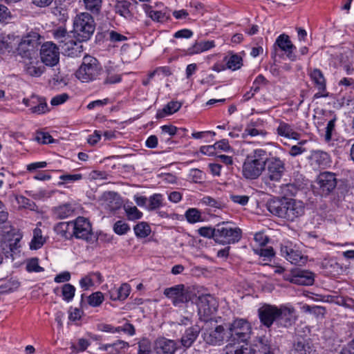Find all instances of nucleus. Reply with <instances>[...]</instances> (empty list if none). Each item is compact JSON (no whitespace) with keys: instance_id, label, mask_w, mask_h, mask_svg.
I'll return each instance as SVG.
<instances>
[{"instance_id":"680f3d73","label":"nucleus","mask_w":354,"mask_h":354,"mask_svg":"<svg viewBox=\"0 0 354 354\" xmlns=\"http://www.w3.org/2000/svg\"><path fill=\"white\" fill-rule=\"evenodd\" d=\"M129 230V225L122 221H118L113 226L114 232L119 235L127 234Z\"/></svg>"},{"instance_id":"0e129e2a","label":"nucleus","mask_w":354,"mask_h":354,"mask_svg":"<svg viewBox=\"0 0 354 354\" xmlns=\"http://www.w3.org/2000/svg\"><path fill=\"white\" fill-rule=\"evenodd\" d=\"M171 74L170 68L168 66H160L149 73V78H153L156 75H162L165 77H167Z\"/></svg>"},{"instance_id":"9d476101","label":"nucleus","mask_w":354,"mask_h":354,"mask_svg":"<svg viewBox=\"0 0 354 354\" xmlns=\"http://www.w3.org/2000/svg\"><path fill=\"white\" fill-rule=\"evenodd\" d=\"M198 300V314L200 319L205 322L212 321V316L218 308L217 301L209 294L199 296Z\"/></svg>"},{"instance_id":"338daca9","label":"nucleus","mask_w":354,"mask_h":354,"mask_svg":"<svg viewBox=\"0 0 354 354\" xmlns=\"http://www.w3.org/2000/svg\"><path fill=\"white\" fill-rule=\"evenodd\" d=\"M68 98V95L65 93L57 95L51 99L50 104L53 106H58L66 102Z\"/></svg>"},{"instance_id":"5701e85b","label":"nucleus","mask_w":354,"mask_h":354,"mask_svg":"<svg viewBox=\"0 0 354 354\" xmlns=\"http://www.w3.org/2000/svg\"><path fill=\"white\" fill-rule=\"evenodd\" d=\"M61 48L64 55L71 57H80L84 50L81 42L76 41L73 37L66 44H61Z\"/></svg>"},{"instance_id":"c03bdc74","label":"nucleus","mask_w":354,"mask_h":354,"mask_svg":"<svg viewBox=\"0 0 354 354\" xmlns=\"http://www.w3.org/2000/svg\"><path fill=\"white\" fill-rule=\"evenodd\" d=\"M144 9L147 15L153 21L162 22L167 19L165 13H163L161 11L153 10L151 7L148 5H144Z\"/></svg>"},{"instance_id":"4be33fe9","label":"nucleus","mask_w":354,"mask_h":354,"mask_svg":"<svg viewBox=\"0 0 354 354\" xmlns=\"http://www.w3.org/2000/svg\"><path fill=\"white\" fill-rule=\"evenodd\" d=\"M154 348L157 354H174L177 346L174 340L161 337L156 341Z\"/></svg>"},{"instance_id":"bb28decb","label":"nucleus","mask_w":354,"mask_h":354,"mask_svg":"<svg viewBox=\"0 0 354 354\" xmlns=\"http://www.w3.org/2000/svg\"><path fill=\"white\" fill-rule=\"evenodd\" d=\"M201 331L198 326L195 325L186 329L185 333L183 335L180 342L184 348H189L192 346L194 342L197 339Z\"/></svg>"},{"instance_id":"6e6d98bb","label":"nucleus","mask_w":354,"mask_h":354,"mask_svg":"<svg viewBox=\"0 0 354 354\" xmlns=\"http://www.w3.org/2000/svg\"><path fill=\"white\" fill-rule=\"evenodd\" d=\"M137 354H151V344L149 339H142L138 343Z\"/></svg>"},{"instance_id":"a211bd4d","label":"nucleus","mask_w":354,"mask_h":354,"mask_svg":"<svg viewBox=\"0 0 354 354\" xmlns=\"http://www.w3.org/2000/svg\"><path fill=\"white\" fill-rule=\"evenodd\" d=\"M274 50L278 47L282 51L285 52L287 57L291 61H295L297 56L293 53L296 47L292 44L289 37L287 35L282 34L279 35L273 46Z\"/></svg>"},{"instance_id":"4c0bfd02","label":"nucleus","mask_w":354,"mask_h":354,"mask_svg":"<svg viewBox=\"0 0 354 354\" xmlns=\"http://www.w3.org/2000/svg\"><path fill=\"white\" fill-rule=\"evenodd\" d=\"M51 12L60 22H66L68 19V10L66 6L62 3L52 8Z\"/></svg>"},{"instance_id":"7c9ffc66","label":"nucleus","mask_w":354,"mask_h":354,"mask_svg":"<svg viewBox=\"0 0 354 354\" xmlns=\"http://www.w3.org/2000/svg\"><path fill=\"white\" fill-rule=\"evenodd\" d=\"M131 291L129 284L122 283L119 288H113L109 291V297L113 301L126 299Z\"/></svg>"},{"instance_id":"9b49d317","label":"nucleus","mask_w":354,"mask_h":354,"mask_svg":"<svg viewBox=\"0 0 354 354\" xmlns=\"http://www.w3.org/2000/svg\"><path fill=\"white\" fill-rule=\"evenodd\" d=\"M230 337L237 343L243 344L250 337L251 326L248 322L243 319H235L229 328Z\"/></svg>"},{"instance_id":"13d9d810","label":"nucleus","mask_w":354,"mask_h":354,"mask_svg":"<svg viewBox=\"0 0 354 354\" xmlns=\"http://www.w3.org/2000/svg\"><path fill=\"white\" fill-rule=\"evenodd\" d=\"M125 212L129 220H137L142 217V213L136 206L124 207Z\"/></svg>"},{"instance_id":"39448f33","label":"nucleus","mask_w":354,"mask_h":354,"mask_svg":"<svg viewBox=\"0 0 354 354\" xmlns=\"http://www.w3.org/2000/svg\"><path fill=\"white\" fill-rule=\"evenodd\" d=\"M164 295L171 300L172 304L176 307H180L183 304L193 301L196 297L195 292L184 284H178L164 290Z\"/></svg>"},{"instance_id":"a19ab883","label":"nucleus","mask_w":354,"mask_h":354,"mask_svg":"<svg viewBox=\"0 0 354 354\" xmlns=\"http://www.w3.org/2000/svg\"><path fill=\"white\" fill-rule=\"evenodd\" d=\"M121 75L118 74L114 67L110 66L106 70V77L104 79V84H112L121 81Z\"/></svg>"},{"instance_id":"4d7b16f0","label":"nucleus","mask_w":354,"mask_h":354,"mask_svg":"<svg viewBox=\"0 0 354 354\" xmlns=\"http://www.w3.org/2000/svg\"><path fill=\"white\" fill-rule=\"evenodd\" d=\"M85 7L87 10L93 13H98L100 8L102 0H83Z\"/></svg>"},{"instance_id":"72a5a7b5","label":"nucleus","mask_w":354,"mask_h":354,"mask_svg":"<svg viewBox=\"0 0 354 354\" xmlns=\"http://www.w3.org/2000/svg\"><path fill=\"white\" fill-rule=\"evenodd\" d=\"M74 208L70 203H66L53 209L54 216L59 219H64L73 215Z\"/></svg>"},{"instance_id":"7ed1b4c3","label":"nucleus","mask_w":354,"mask_h":354,"mask_svg":"<svg viewBox=\"0 0 354 354\" xmlns=\"http://www.w3.org/2000/svg\"><path fill=\"white\" fill-rule=\"evenodd\" d=\"M266 151L257 149L248 154L242 167L243 176L247 179H257L265 170Z\"/></svg>"},{"instance_id":"6e6552de","label":"nucleus","mask_w":354,"mask_h":354,"mask_svg":"<svg viewBox=\"0 0 354 354\" xmlns=\"http://www.w3.org/2000/svg\"><path fill=\"white\" fill-rule=\"evenodd\" d=\"M41 39L37 31L32 30L28 32L21 38L17 48L18 53L22 57L31 59L32 53L41 44Z\"/></svg>"},{"instance_id":"5fc2aeb1","label":"nucleus","mask_w":354,"mask_h":354,"mask_svg":"<svg viewBox=\"0 0 354 354\" xmlns=\"http://www.w3.org/2000/svg\"><path fill=\"white\" fill-rule=\"evenodd\" d=\"M149 201V209H156L162 205V195H161L160 194H155L150 196Z\"/></svg>"},{"instance_id":"774afa93","label":"nucleus","mask_w":354,"mask_h":354,"mask_svg":"<svg viewBox=\"0 0 354 354\" xmlns=\"http://www.w3.org/2000/svg\"><path fill=\"white\" fill-rule=\"evenodd\" d=\"M203 203L205 204L207 206L211 207H215L218 209H221L222 207L221 202L210 197V196H205L202 199Z\"/></svg>"},{"instance_id":"bf43d9fd","label":"nucleus","mask_w":354,"mask_h":354,"mask_svg":"<svg viewBox=\"0 0 354 354\" xmlns=\"http://www.w3.org/2000/svg\"><path fill=\"white\" fill-rule=\"evenodd\" d=\"M26 270L29 272H40L44 271V268L39 266L37 258H32L27 262Z\"/></svg>"},{"instance_id":"09e8293b","label":"nucleus","mask_w":354,"mask_h":354,"mask_svg":"<svg viewBox=\"0 0 354 354\" xmlns=\"http://www.w3.org/2000/svg\"><path fill=\"white\" fill-rule=\"evenodd\" d=\"M133 230L136 235L140 238L147 237L151 232L150 226L145 222L139 223L135 225Z\"/></svg>"},{"instance_id":"79ce46f5","label":"nucleus","mask_w":354,"mask_h":354,"mask_svg":"<svg viewBox=\"0 0 354 354\" xmlns=\"http://www.w3.org/2000/svg\"><path fill=\"white\" fill-rule=\"evenodd\" d=\"M160 140L165 142H169L171 138L176 134L177 127L173 125H163L160 127Z\"/></svg>"},{"instance_id":"8fccbe9b","label":"nucleus","mask_w":354,"mask_h":354,"mask_svg":"<svg viewBox=\"0 0 354 354\" xmlns=\"http://www.w3.org/2000/svg\"><path fill=\"white\" fill-rule=\"evenodd\" d=\"M104 300L102 292L97 291L90 295L87 298L88 304L92 307L100 306Z\"/></svg>"},{"instance_id":"2f4dec72","label":"nucleus","mask_w":354,"mask_h":354,"mask_svg":"<svg viewBox=\"0 0 354 354\" xmlns=\"http://www.w3.org/2000/svg\"><path fill=\"white\" fill-rule=\"evenodd\" d=\"M73 222H60L55 226V231L61 236L70 239L73 236Z\"/></svg>"},{"instance_id":"f704fd0d","label":"nucleus","mask_w":354,"mask_h":354,"mask_svg":"<svg viewBox=\"0 0 354 354\" xmlns=\"http://www.w3.org/2000/svg\"><path fill=\"white\" fill-rule=\"evenodd\" d=\"M181 107V104L177 101L169 102L161 110H158L156 113L157 118H162L167 115H171L177 112Z\"/></svg>"},{"instance_id":"423d86ee","label":"nucleus","mask_w":354,"mask_h":354,"mask_svg":"<svg viewBox=\"0 0 354 354\" xmlns=\"http://www.w3.org/2000/svg\"><path fill=\"white\" fill-rule=\"evenodd\" d=\"M337 184L336 174L323 171L319 173L313 183V192L322 197H326L335 190Z\"/></svg>"},{"instance_id":"20e7f679","label":"nucleus","mask_w":354,"mask_h":354,"mask_svg":"<svg viewBox=\"0 0 354 354\" xmlns=\"http://www.w3.org/2000/svg\"><path fill=\"white\" fill-rule=\"evenodd\" d=\"M73 29L80 41L88 40L95 29L93 17L88 12L77 15L73 21Z\"/></svg>"},{"instance_id":"864d4df0","label":"nucleus","mask_w":354,"mask_h":354,"mask_svg":"<svg viewBox=\"0 0 354 354\" xmlns=\"http://www.w3.org/2000/svg\"><path fill=\"white\" fill-rule=\"evenodd\" d=\"M241 62L242 58L240 56L237 55H233L228 58L226 65L229 69L234 71L241 67L242 65Z\"/></svg>"},{"instance_id":"58836bf2","label":"nucleus","mask_w":354,"mask_h":354,"mask_svg":"<svg viewBox=\"0 0 354 354\" xmlns=\"http://www.w3.org/2000/svg\"><path fill=\"white\" fill-rule=\"evenodd\" d=\"M46 242V239L42 236L41 230L39 228H35L33 230V237L30 243V248L31 250H37L41 248L44 243Z\"/></svg>"},{"instance_id":"393cba45","label":"nucleus","mask_w":354,"mask_h":354,"mask_svg":"<svg viewBox=\"0 0 354 354\" xmlns=\"http://www.w3.org/2000/svg\"><path fill=\"white\" fill-rule=\"evenodd\" d=\"M277 122L279 125L276 131L279 136L296 140L300 138V134L294 130L292 125L281 120H277Z\"/></svg>"},{"instance_id":"c85d7f7f","label":"nucleus","mask_w":354,"mask_h":354,"mask_svg":"<svg viewBox=\"0 0 354 354\" xmlns=\"http://www.w3.org/2000/svg\"><path fill=\"white\" fill-rule=\"evenodd\" d=\"M129 346V343L123 340L118 339L112 344H101L99 350L105 351L107 354H120L122 351Z\"/></svg>"},{"instance_id":"37998d69","label":"nucleus","mask_w":354,"mask_h":354,"mask_svg":"<svg viewBox=\"0 0 354 354\" xmlns=\"http://www.w3.org/2000/svg\"><path fill=\"white\" fill-rule=\"evenodd\" d=\"M225 354H247V343L227 344L225 346Z\"/></svg>"},{"instance_id":"ddd939ff","label":"nucleus","mask_w":354,"mask_h":354,"mask_svg":"<svg viewBox=\"0 0 354 354\" xmlns=\"http://www.w3.org/2000/svg\"><path fill=\"white\" fill-rule=\"evenodd\" d=\"M40 57L42 63L45 65L54 66L59 61V48L52 41H47L41 46Z\"/></svg>"},{"instance_id":"dca6fc26","label":"nucleus","mask_w":354,"mask_h":354,"mask_svg":"<svg viewBox=\"0 0 354 354\" xmlns=\"http://www.w3.org/2000/svg\"><path fill=\"white\" fill-rule=\"evenodd\" d=\"M285 279L301 286H310L314 282L313 274L304 270L295 269L285 277Z\"/></svg>"},{"instance_id":"69168bd1","label":"nucleus","mask_w":354,"mask_h":354,"mask_svg":"<svg viewBox=\"0 0 354 354\" xmlns=\"http://www.w3.org/2000/svg\"><path fill=\"white\" fill-rule=\"evenodd\" d=\"M35 139L38 142L41 144H48L53 142V138L52 136L49 133L44 132L37 133Z\"/></svg>"},{"instance_id":"b1692460","label":"nucleus","mask_w":354,"mask_h":354,"mask_svg":"<svg viewBox=\"0 0 354 354\" xmlns=\"http://www.w3.org/2000/svg\"><path fill=\"white\" fill-rule=\"evenodd\" d=\"M247 354H270V346L265 337H259L254 342L247 344Z\"/></svg>"},{"instance_id":"ea45409f","label":"nucleus","mask_w":354,"mask_h":354,"mask_svg":"<svg viewBox=\"0 0 354 354\" xmlns=\"http://www.w3.org/2000/svg\"><path fill=\"white\" fill-rule=\"evenodd\" d=\"M244 134L252 137L261 136L264 138L267 136L268 132L263 129L258 128L256 122H250L245 127Z\"/></svg>"},{"instance_id":"473e14b6","label":"nucleus","mask_w":354,"mask_h":354,"mask_svg":"<svg viewBox=\"0 0 354 354\" xmlns=\"http://www.w3.org/2000/svg\"><path fill=\"white\" fill-rule=\"evenodd\" d=\"M214 46V42L213 41L196 42L192 47L187 49V55H192L194 54H198L212 48Z\"/></svg>"},{"instance_id":"cd10ccee","label":"nucleus","mask_w":354,"mask_h":354,"mask_svg":"<svg viewBox=\"0 0 354 354\" xmlns=\"http://www.w3.org/2000/svg\"><path fill=\"white\" fill-rule=\"evenodd\" d=\"M311 165L318 168L324 169L330 165L329 155L322 151H315L310 157Z\"/></svg>"},{"instance_id":"f257e3e1","label":"nucleus","mask_w":354,"mask_h":354,"mask_svg":"<svg viewBox=\"0 0 354 354\" xmlns=\"http://www.w3.org/2000/svg\"><path fill=\"white\" fill-rule=\"evenodd\" d=\"M266 207L273 215L287 221H293L304 214V204L299 201L286 197L270 199Z\"/></svg>"},{"instance_id":"a878e982","label":"nucleus","mask_w":354,"mask_h":354,"mask_svg":"<svg viewBox=\"0 0 354 354\" xmlns=\"http://www.w3.org/2000/svg\"><path fill=\"white\" fill-rule=\"evenodd\" d=\"M23 102L26 106H31L30 110L32 113L41 114L48 111L46 102L37 97L32 96L30 99L24 98Z\"/></svg>"},{"instance_id":"aec40b11","label":"nucleus","mask_w":354,"mask_h":354,"mask_svg":"<svg viewBox=\"0 0 354 354\" xmlns=\"http://www.w3.org/2000/svg\"><path fill=\"white\" fill-rule=\"evenodd\" d=\"M294 312L295 310L293 308H288L286 306L278 308L277 324L283 327L291 326L295 320Z\"/></svg>"},{"instance_id":"e433bc0d","label":"nucleus","mask_w":354,"mask_h":354,"mask_svg":"<svg viewBox=\"0 0 354 354\" xmlns=\"http://www.w3.org/2000/svg\"><path fill=\"white\" fill-rule=\"evenodd\" d=\"M130 6L131 3L127 0L117 1L114 6L115 12L126 19H129L131 17Z\"/></svg>"},{"instance_id":"f3484780","label":"nucleus","mask_w":354,"mask_h":354,"mask_svg":"<svg viewBox=\"0 0 354 354\" xmlns=\"http://www.w3.org/2000/svg\"><path fill=\"white\" fill-rule=\"evenodd\" d=\"M258 313L261 322L267 328H270L274 322H277V306L265 304L258 310Z\"/></svg>"},{"instance_id":"4468645a","label":"nucleus","mask_w":354,"mask_h":354,"mask_svg":"<svg viewBox=\"0 0 354 354\" xmlns=\"http://www.w3.org/2000/svg\"><path fill=\"white\" fill-rule=\"evenodd\" d=\"M308 73L314 86L317 89V92L313 95V99L328 97L329 93L326 90V80L323 73L318 68L310 69Z\"/></svg>"},{"instance_id":"e2e57ef3","label":"nucleus","mask_w":354,"mask_h":354,"mask_svg":"<svg viewBox=\"0 0 354 354\" xmlns=\"http://www.w3.org/2000/svg\"><path fill=\"white\" fill-rule=\"evenodd\" d=\"M189 176L194 183H201L204 179V173L198 169H193L190 171Z\"/></svg>"},{"instance_id":"de8ad7c7","label":"nucleus","mask_w":354,"mask_h":354,"mask_svg":"<svg viewBox=\"0 0 354 354\" xmlns=\"http://www.w3.org/2000/svg\"><path fill=\"white\" fill-rule=\"evenodd\" d=\"M75 292V288L71 283H65L62 287V295L63 299L67 302L73 300Z\"/></svg>"},{"instance_id":"f03ea898","label":"nucleus","mask_w":354,"mask_h":354,"mask_svg":"<svg viewBox=\"0 0 354 354\" xmlns=\"http://www.w3.org/2000/svg\"><path fill=\"white\" fill-rule=\"evenodd\" d=\"M104 74L100 62L94 57L85 55L82 62L75 72V77L84 83H89L101 79Z\"/></svg>"},{"instance_id":"3c124183","label":"nucleus","mask_w":354,"mask_h":354,"mask_svg":"<svg viewBox=\"0 0 354 354\" xmlns=\"http://www.w3.org/2000/svg\"><path fill=\"white\" fill-rule=\"evenodd\" d=\"M44 66L41 64L38 65V63L36 62L34 64L32 62H30L29 64H27L26 66V72L31 76L39 77L40 76L44 71Z\"/></svg>"},{"instance_id":"49530a36","label":"nucleus","mask_w":354,"mask_h":354,"mask_svg":"<svg viewBox=\"0 0 354 354\" xmlns=\"http://www.w3.org/2000/svg\"><path fill=\"white\" fill-rule=\"evenodd\" d=\"M187 221L189 223H195L203 221L201 212L196 208H189L185 214Z\"/></svg>"},{"instance_id":"2eb2a0df","label":"nucleus","mask_w":354,"mask_h":354,"mask_svg":"<svg viewBox=\"0 0 354 354\" xmlns=\"http://www.w3.org/2000/svg\"><path fill=\"white\" fill-rule=\"evenodd\" d=\"M73 236L89 241L92 236V228L88 219L79 216L73 221Z\"/></svg>"},{"instance_id":"6ab92c4d","label":"nucleus","mask_w":354,"mask_h":354,"mask_svg":"<svg viewBox=\"0 0 354 354\" xmlns=\"http://www.w3.org/2000/svg\"><path fill=\"white\" fill-rule=\"evenodd\" d=\"M281 253L283 257L292 264L301 266L307 261L306 257L304 256L301 251L286 245L281 248Z\"/></svg>"},{"instance_id":"052dcab7","label":"nucleus","mask_w":354,"mask_h":354,"mask_svg":"<svg viewBox=\"0 0 354 354\" xmlns=\"http://www.w3.org/2000/svg\"><path fill=\"white\" fill-rule=\"evenodd\" d=\"M216 230L212 227H201L198 230V234L203 237L214 239L216 241Z\"/></svg>"},{"instance_id":"603ef678","label":"nucleus","mask_w":354,"mask_h":354,"mask_svg":"<svg viewBox=\"0 0 354 354\" xmlns=\"http://www.w3.org/2000/svg\"><path fill=\"white\" fill-rule=\"evenodd\" d=\"M83 178V176L81 174H64L59 176V179L62 180L58 183V185H64L66 183H73L75 181L80 180Z\"/></svg>"},{"instance_id":"0eeeda50","label":"nucleus","mask_w":354,"mask_h":354,"mask_svg":"<svg viewBox=\"0 0 354 354\" xmlns=\"http://www.w3.org/2000/svg\"><path fill=\"white\" fill-rule=\"evenodd\" d=\"M266 178L272 182H279L286 172V164L279 157L269 153L265 157Z\"/></svg>"},{"instance_id":"c756f323","label":"nucleus","mask_w":354,"mask_h":354,"mask_svg":"<svg viewBox=\"0 0 354 354\" xmlns=\"http://www.w3.org/2000/svg\"><path fill=\"white\" fill-rule=\"evenodd\" d=\"M106 202V208L111 212L119 209L122 206V200L120 196L113 192H109L104 195Z\"/></svg>"},{"instance_id":"a18cd8bd","label":"nucleus","mask_w":354,"mask_h":354,"mask_svg":"<svg viewBox=\"0 0 354 354\" xmlns=\"http://www.w3.org/2000/svg\"><path fill=\"white\" fill-rule=\"evenodd\" d=\"M20 283L18 280L10 279L0 286V294H6L14 292L18 289Z\"/></svg>"},{"instance_id":"f8f14e48","label":"nucleus","mask_w":354,"mask_h":354,"mask_svg":"<svg viewBox=\"0 0 354 354\" xmlns=\"http://www.w3.org/2000/svg\"><path fill=\"white\" fill-rule=\"evenodd\" d=\"M212 322H205L203 327L204 333L203 334L204 341L211 345H221L227 337L225 328L221 325L210 326Z\"/></svg>"},{"instance_id":"412c9836","label":"nucleus","mask_w":354,"mask_h":354,"mask_svg":"<svg viewBox=\"0 0 354 354\" xmlns=\"http://www.w3.org/2000/svg\"><path fill=\"white\" fill-rule=\"evenodd\" d=\"M290 354H317L309 339L299 338L294 343Z\"/></svg>"},{"instance_id":"1a4fd4ad","label":"nucleus","mask_w":354,"mask_h":354,"mask_svg":"<svg viewBox=\"0 0 354 354\" xmlns=\"http://www.w3.org/2000/svg\"><path fill=\"white\" fill-rule=\"evenodd\" d=\"M216 230V242L223 245L238 242L242 236V231L239 227H232L227 223H219Z\"/></svg>"},{"instance_id":"c9c22d12","label":"nucleus","mask_w":354,"mask_h":354,"mask_svg":"<svg viewBox=\"0 0 354 354\" xmlns=\"http://www.w3.org/2000/svg\"><path fill=\"white\" fill-rule=\"evenodd\" d=\"M52 35L53 38L58 43L60 48L61 44H66L72 37L66 30V28L62 26L53 30Z\"/></svg>"}]
</instances>
